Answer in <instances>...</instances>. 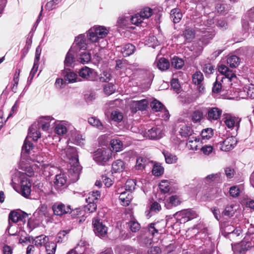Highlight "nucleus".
Returning a JSON list of instances; mask_svg holds the SVG:
<instances>
[{
    "label": "nucleus",
    "instance_id": "obj_47",
    "mask_svg": "<svg viewBox=\"0 0 254 254\" xmlns=\"http://www.w3.org/2000/svg\"><path fill=\"white\" fill-rule=\"evenodd\" d=\"M244 92L247 93L248 98L254 99V85H246L244 87Z\"/></svg>",
    "mask_w": 254,
    "mask_h": 254
},
{
    "label": "nucleus",
    "instance_id": "obj_32",
    "mask_svg": "<svg viewBox=\"0 0 254 254\" xmlns=\"http://www.w3.org/2000/svg\"><path fill=\"white\" fill-rule=\"evenodd\" d=\"M201 20L203 21V24H200V26L203 27L201 29L207 28L211 27L214 23L213 16L209 15L201 17Z\"/></svg>",
    "mask_w": 254,
    "mask_h": 254
},
{
    "label": "nucleus",
    "instance_id": "obj_48",
    "mask_svg": "<svg viewBox=\"0 0 254 254\" xmlns=\"http://www.w3.org/2000/svg\"><path fill=\"white\" fill-rule=\"evenodd\" d=\"M184 65V61L178 57H174L172 60V65L176 69H181Z\"/></svg>",
    "mask_w": 254,
    "mask_h": 254
},
{
    "label": "nucleus",
    "instance_id": "obj_44",
    "mask_svg": "<svg viewBox=\"0 0 254 254\" xmlns=\"http://www.w3.org/2000/svg\"><path fill=\"white\" fill-rule=\"evenodd\" d=\"M164 170L160 164L156 163L153 165L152 173L155 176H160L163 174Z\"/></svg>",
    "mask_w": 254,
    "mask_h": 254
},
{
    "label": "nucleus",
    "instance_id": "obj_55",
    "mask_svg": "<svg viewBox=\"0 0 254 254\" xmlns=\"http://www.w3.org/2000/svg\"><path fill=\"white\" fill-rule=\"evenodd\" d=\"M47 254H54L56 250V244L54 242L47 243L45 246Z\"/></svg>",
    "mask_w": 254,
    "mask_h": 254
},
{
    "label": "nucleus",
    "instance_id": "obj_12",
    "mask_svg": "<svg viewBox=\"0 0 254 254\" xmlns=\"http://www.w3.org/2000/svg\"><path fill=\"white\" fill-rule=\"evenodd\" d=\"M31 184L27 178H22L20 181L19 193L24 197L27 198L31 191Z\"/></svg>",
    "mask_w": 254,
    "mask_h": 254
},
{
    "label": "nucleus",
    "instance_id": "obj_2",
    "mask_svg": "<svg viewBox=\"0 0 254 254\" xmlns=\"http://www.w3.org/2000/svg\"><path fill=\"white\" fill-rule=\"evenodd\" d=\"M218 71L222 75V76H217L216 81L213 84L212 91L218 93L220 92L224 82H231L237 79L236 74L233 72L226 65L221 64L218 65Z\"/></svg>",
    "mask_w": 254,
    "mask_h": 254
},
{
    "label": "nucleus",
    "instance_id": "obj_36",
    "mask_svg": "<svg viewBox=\"0 0 254 254\" xmlns=\"http://www.w3.org/2000/svg\"><path fill=\"white\" fill-rule=\"evenodd\" d=\"M110 145L116 152L122 150L123 147V143L119 139H112L110 141Z\"/></svg>",
    "mask_w": 254,
    "mask_h": 254
},
{
    "label": "nucleus",
    "instance_id": "obj_13",
    "mask_svg": "<svg viewBox=\"0 0 254 254\" xmlns=\"http://www.w3.org/2000/svg\"><path fill=\"white\" fill-rule=\"evenodd\" d=\"M197 216V214L196 212L190 209L179 211L174 214V216L177 218H179V217H181L180 219L188 218L187 221L194 219L196 218Z\"/></svg>",
    "mask_w": 254,
    "mask_h": 254
},
{
    "label": "nucleus",
    "instance_id": "obj_51",
    "mask_svg": "<svg viewBox=\"0 0 254 254\" xmlns=\"http://www.w3.org/2000/svg\"><path fill=\"white\" fill-rule=\"evenodd\" d=\"M111 119L118 123L121 122L123 118L122 113L118 111H113L111 114Z\"/></svg>",
    "mask_w": 254,
    "mask_h": 254
},
{
    "label": "nucleus",
    "instance_id": "obj_23",
    "mask_svg": "<svg viewBox=\"0 0 254 254\" xmlns=\"http://www.w3.org/2000/svg\"><path fill=\"white\" fill-rule=\"evenodd\" d=\"M77 61V58L74 57L73 47H71L66 55L64 61V66L66 67H71Z\"/></svg>",
    "mask_w": 254,
    "mask_h": 254
},
{
    "label": "nucleus",
    "instance_id": "obj_42",
    "mask_svg": "<svg viewBox=\"0 0 254 254\" xmlns=\"http://www.w3.org/2000/svg\"><path fill=\"white\" fill-rule=\"evenodd\" d=\"M88 123L92 126L95 127L99 130L104 129V126L101 121L97 118L93 117L88 119Z\"/></svg>",
    "mask_w": 254,
    "mask_h": 254
},
{
    "label": "nucleus",
    "instance_id": "obj_1",
    "mask_svg": "<svg viewBox=\"0 0 254 254\" xmlns=\"http://www.w3.org/2000/svg\"><path fill=\"white\" fill-rule=\"evenodd\" d=\"M59 149L60 150V154L62 159L70 165L69 173L74 178V180H77L82 168L79 165L76 149L74 147H67L64 149Z\"/></svg>",
    "mask_w": 254,
    "mask_h": 254
},
{
    "label": "nucleus",
    "instance_id": "obj_35",
    "mask_svg": "<svg viewBox=\"0 0 254 254\" xmlns=\"http://www.w3.org/2000/svg\"><path fill=\"white\" fill-rule=\"evenodd\" d=\"M48 241V238L45 235H40L36 237L33 241V243L37 247H41L43 245H46Z\"/></svg>",
    "mask_w": 254,
    "mask_h": 254
},
{
    "label": "nucleus",
    "instance_id": "obj_59",
    "mask_svg": "<svg viewBox=\"0 0 254 254\" xmlns=\"http://www.w3.org/2000/svg\"><path fill=\"white\" fill-rule=\"evenodd\" d=\"M135 185V181L134 180H128L125 184V189L126 191L130 192L134 190Z\"/></svg>",
    "mask_w": 254,
    "mask_h": 254
},
{
    "label": "nucleus",
    "instance_id": "obj_11",
    "mask_svg": "<svg viewBox=\"0 0 254 254\" xmlns=\"http://www.w3.org/2000/svg\"><path fill=\"white\" fill-rule=\"evenodd\" d=\"M251 247L252 243L251 242L243 240L232 246V249L234 254H244Z\"/></svg>",
    "mask_w": 254,
    "mask_h": 254
},
{
    "label": "nucleus",
    "instance_id": "obj_53",
    "mask_svg": "<svg viewBox=\"0 0 254 254\" xmlns=\"http://www.w3.org/2000/svg\"><path fill=\"white\" fill-rule=\"evenodd\" d=\"M128 227L132 232H136L140 229V224L135 220H131L128 223Z\"/></svg>",
    "mask_w": 254,
    "mask_h": 254
},
{
    "label": "nucleus",
    "instance_id": "obj_26",
    "mask_svg": "<svg viewBox=\"0 0 254 254\" xmlns=\"http://www.w3.org/2000/svg\"><path fill=\"white\" fill-rule=\"evenodd\" d=\"M240 62V58L234 55H229L227 58V64L232 68H237L239 65Z\"/></svg>",
    "mask_w": 254,
    "mask_h": 254
},
{
    "label": "nucleus",
    "instance_id": "obj_45",
    "mask_svg": "<svg viewBox=\"0 0 254 254\" xmlns=\"http://www.w3.org/2000/svg\"><path fill=\"white\" fill-rule=\"evenodd\" d=\"M64 79L69 83L79 81L80 79L77 77V75L73 72H68L64 76Z\"/></svg>",
    "mask_w": 254,
    "mask_h": 254
},
{
    "label": "nucleus",
    "instance_id": "obj_43",
    "mask_svg": "<svg viewBox=\"0 0 254 254\" xmlns=\"http://www.w3.org/2000/svg\"><path fill=\"white\" fill-rule=\"evenodd\" d=\"M198 142L199 140L197 139L196 137H190L188 139L187 145L188 147L190 150H197V143Z\"/></svg>",
    "mask_w": 254,
    "mask_h": 254
},
{
    "label": "nucleus",
    "instance_id": "obj_9",
    "mask_svg": "<svg viewBox=\"0 0 254 254\" xmlns=\"http://www.w3.org/2000/svg\"><path fill=\"white\" fill-rule=\"evenodd\" d=\"M176 131L182 137H187L193 132L191 127L185 122H179L176 124Z\"/></svg>",
    "mask_w": 254,
    "mask_h": 254
},
{
    "label": "nucleus",
    "instance_id": "obj_10",
    "mask_svg": "<svg viewBox=\"0 0 254 254\" xmlns=\"http://www.w3.org/2000/svg\"><path fill=\"white\" fill-rule=\"evenodd\" d=\"M148 105V101L144 99L139 101H131L129 106L132 112L136 113L137 111L145 110Z\"/></svg>",
    "mask_w": 254,
    "mask_h": 254
},
{
    "label": "nucleus",
    "instance_id": "obj_7",
    "mask_svg": "<svg viewBox=\"0 0 254 254\" xmlns=\"http://www.w3.org/2000/svg\"><path fill=\"white\" fill-rule=\"evenodd\" d=\"M95 234L100 238H105L107 234V227L98 219L94 218L92 222Z\"/></svg>",
    "mask_w": 254,
    "mask_h": 254
},
{
    "label": "nucleus",
    "instance_id": "obj_57",
    "mask_svg": "<svg viewBox=\"0 0 254 254\" xmlns=\"http://www.w3.org/2000/svg\"><path fill=\"white\" fill-rule=\"evenodd\" d=\"M139 14L144 19H147L152 15V10L149 7H145L141 10Z\"/></svg>",
    "mask_w": 254,
    "mask_h": 254
},
{
    "label": "nucleus",
    "instance_id": "obj_63",
    "mask_svg": "<svg viewBox=\"0 0 254 254\" xmlns=\"http://www.w3.org/2000/svg\"><path fill=\"white\" fill-rule=\"evenodd\" d=\"M201 151L205 155H209L213 152L214 148L210 145H205L200 149Z\"/></svg>",
    "mask_w": 254,
    "mask_h": 254
},
{
    "label": "nucleus",
    "instance_id": "obj_17",
    "mask_svg": "<svg viewBox=\"0 0 254 254\" xmlns=\"http://www.w3.org/2000/svg\"><path fill=\"white\" fill-rule=\"evenodd\" d=\"M70 124L66 121H58L56 123L55 132L58 135L65 134L69 128Z\"/></svg>",
    "mask_w": 254,
    "mask_h": 254
},
{
    "label": "nucleus",
    "instance_id": "obj_6",
    "mask_svg": "<svg viewBox=\"0 0 254 254\" xmlns=\"http://www.w3.org/2000/svg\"><path fill=\"white\" fill-rule=\"evenodd\" d=\"M52 210L55 215L60 216L67 213H70L71 212V208L70 205H66L60 202L55 203L52 206Z\"/></svg>",
    "mask_w": 254,
    "mask_h": 254
},
{
    "label": "nucleus",
    "instance_id": "obj_61",
    "mask_svg": "<svg viewBox=\"0 0 254 254\" xmlns=\"http://www.w3.org/2000/svg\"><path fill=\"white\" fill-rule=\"evenodd\" d=\"M215 67L211 64H206L203 65L202 70L206 75H209L214 72Z\"/></svg>",
    "mask_w": 254,
    "mask_h": 254
},
{
    "label": "nucleus",
    "instance_id": "obj_58",
    "mask_svg": "<svg viewBox=\"0 0 254 254\" xmlns=\"http://www.w3.org/2000/svg\"><path fill=\"white\" fill-rule=\"evenodd\" d=\"M146 44L148 45L149 47L154 48L159 45V42L155 36H149L147 40H146Z\"/></svg>",
    "mask_w": 254,
    "mask_h": 254
},
{
    "label": "nucleus",
    "instance_id": "obj_40",
    "mask_svg": "<svg viewBox=\"0 0 254 254\" xmlns=\"http://www.w3.org/2000/svg\"><path fill=\"white\" fill-rule=\"evenodd\" d=\"M159 223H151L148 226V231L152 236H155L156 234H158L160 232L162 233V230L159 228Z\"/></svg>",
    "mask_w": 254,
    "mask_h": 254
},
{
    "label": "nucleus",
    "instance_id": "obj_30",
    "mask_svg": "<svg viewBox=\"0 0 254 254\" xmlns=\"http://www.w3.org/2000/svg\"><path fill=\"white\" fill-rule=\"evenodd\" d=\"M181 201L180 197L177 195L170 196L167 202L165 203V206L167 209H170L172 206H177L180 204Z\"/></svg>",
    "mask_w": 254,
    "mask_h": 254
},
{
    "label": "nucleus",
    "instance_id": "obj_56",
    "mask_svg": "<svg viewBox=\"0 0 254 254\" xmlns=\"http://www.w3.org/2000/svg\"><path fill=\"white\" fill-rule=\"evenodd\" d=\"M116 90L114 85L111 83L106 84L104 87L105 93L107 95H110L114 93Z\"/></svg>",
    "mask_w": 254,
    "mask_h": 254
},
{
    "label": "nucleus",
    "instance_id": "obj_8",
    "mask_svg": "<svg viewBox=\"0 0 254 254\" xmlns=\"http://www.w3.org/2000/svg\"><path fill=\"white\" fill-rule=\"evenodd\" d=\"M222 114V110L218 107H209L206 113V119L211 122L218 121Z\"/></svg>",
    "mask_w": 254,
    "mask_h": 254
},
{
    "label": "nucleus",
    "instance_id": "obj_54",
    "mask_svg": "<svg viewBox=\"0 0 254 254\" xmlns=\"http://www.w3.org/2000/svg\"><path fill=\"white\" fill-rule=\"evenodd\" d=\"M203 79V75L200 71H196L192 75V81L195 84L199 85Z\"/></svg>",
    "mask_w": 254,
    "mask_h": 254
},
{
    "label": "nucleus",
    "instance_id": "obj_50",
    "mask_svg": "<svg viewBox=\"0 0 254 254\" xmlns=\"http://www.w3.org/2000/svg\"><path fill=\"white\" fill-rule=\"evenodd\" d=\"M183 35L186 41L188 42L191 41L195 36L194 31L191 29H186L184 31Z\"/></svg>",
    "mask_w": 254,
    "mask_h": 254
},
{
    "label": "nucleus",
    "instance_id": "obj_15",
    "mask_svg": "<svg viewBox=\"0 0 254 254\" xmlns=\"http://www.w3.org/2000/svg\"><path fill=\"white\" fill-rule=\"evenodd\" d=\"M26 214H23L22 212H17L15 211H11L9 214L8 221L9 225L11 226V223H16L18 221H25Z\"/></svg>",
    "mask_w": 254,
    "mask_h": 254
},
{
    "label": "nucleus",
    "instance_id": "obj_37",
    "mask_svg": "<svg viewBox=\"0 0 254 254\" xmlns=\"http://www.w3.org/2000/svg\"><path fill=\"white\" fill-rule=\"evenodd\" d=\"M163 154L166 163L173 164L177 162L178 158L175 155L171 154L168 151H163Z\"/></svg>",
    "mask_w": 254,
    "mask_h": 254
},
{
    "label": "nucleus",
    "instance_id": "obj_38",
    "mask_svg": "<svg viewBox=\"0 0 254 254\" xmlns=\"http://www.w3.org/2000/svg\"><path fill=\"white\" fill-rule=\"evenodd\" d=\"M203 118V112L201 109L196 110L191 115V120L194 123H198Z\"/></svg>",
    "mask_w": 254,
    "mask_h": 254
},
{
    "label": "nucleus",
    "instance_id": "obj_49",
    "mask_svg": "<svg viewBox=\"0 0 254 254\" xmlns=\"http://www.w3.org/2000/svg\"><path fill=\"white\" fill-rule=\"evenodd\" d=\"M235 206V205L233 204L227 205L223 212V214L226 216H233L235 212V210L234 209Z\"/></svg>",
    "mask_w": 254,
    "mask_h": 254
},
{
    "label": "nucleus",
    "instance_id": "obj_14",
    "mask_svg": "<svg viewBox=\"0 0 254 254\" xmlns=\"http://www.w3.org/2000/svg\"><path fill=\"white\" fill-rule=\"evenodd\" d=\"M223 121L227 127L232 128L235 125L236 126L239 125L240 119L230 114L225 113L223 116Z\"/></svg>",
    "mask_w": 254,
    "mask_h": 254
},
{
    "label": "nucleus",
    "instance_id": "obj_31",
    "mask_svg": "<svg viewBox=\"0 0 254 254\" xmlns=\"http://www.w3.org/2000/svg\"><path fill=\"white\" fill-rule=\"evenodd\" d=\"M135 47L131 44H127L121 48V52L123 55L124 57L129 56L134 52Z\"/></svg>",
    "mask_w": 254,
    "mask_h": 254
},
{
    "label": "nucleus",
    "instance_id": "obj_20",
    "mask_svg": "<svg viewBox=\"0 0 254 254\" xmlns=\"http://www.w3.org/2000/svg\"><path fill=\"white\" fill-rule=\"evenodd\" d=\"M41 52V49L39 47H38L36 48L35 52L34 65L30 73L29 78H30V80H32L33 79L35 74L37 71L39 66V61L40 59Z\"/></svg>",
    "mask_w": 254,
    "mask_h": 254
},
{
    "label": "nucleus",
    "instance_id": "obj_39",
    "mask_svg": "<svg viewBox=\"0 0 254 254\" xmlns=\"http://www.w3.org/2000/svg\"><path fill=\"white\" fill-rule=\"evenodd\" d=\"M156 64L158 68L161 70H166L170 66L168 60L164 58L160 59L156 62Z\"/></svg>",
    "mask_w": 254,
    "mask_h": 254
},
{
    "label": "nucleus",
    "instance_id": "obj_52",
    "mask_svg": "<svg viewBox=\"0 0 254 254\" xmlns=\"http://www.w3.org/2000/svg\"><path fill=\"white\" fill-rule=\"evenodd\" d=\"M213 134V130L211 128H206L203 129L201 132L202 139H209Z\"/></svg>",
    "mask_w": 254,
    "mask_h": 254
},
{
    "label": "nucleus",
    "instance_id": "obj_4",
    "mask_svg": "<svg viewBox=\"0 0 254 254\" xmlns=\"http://www.w3.org/2000/svg\"><path fill=\"white\" fill-rule=\"evenodd\" d=\"M112 157L111 151L108 149L99 148L94 152L93 158L99 165H103Z\"/></svg>",
    "mask_w": 254,
    "mask_h": 254
},
{
    "label": "nucleus",
    "instance_id": "obj_5",
    "mask_svg": "<svg viewBox=\"0 0 254 254\" xmlns=\"http://www.w3.org/2000/svg\"><path fill=\"white\" fill-rule=\"evenodd\" d=\"M68 186L67 176L65 174L57 175L54 181V187L59 192H62Z\"/></svg>",
    "mask_w": 254,
    "mask_h": 254
},
{
    "label": "nucleus",
    "instance_id": "obj_28",
    "mask_svg": "<svg viewBox=\"0 0 254 254\" xmlns=\"http://www.w3.org/2000/svg\"><path fill=\"white\" fill-rule=\"evenodd\" d=\"M36 124H33L29 128L28 136L36 141L41 137L40 132L37 130Z\"/></svg>",
    "mask_w": 254,
    "mask_h": 254
},
{
    "label": "nucleus",
    "instance_id": "obj_21",
    "mask_svg": "<svg viewBox=\"0 0 254 254\" xmlns=\"http://www.w3.org/2000/svg\"><path fill=\"white\" fill-rule=\"evenodd\" d=\"M146 134L150 139H159L163 137V133L160 127H154L149 129Z\"/></svg>",
    "mask_w": 254,
    "mask_h": 254
},
{
    "label": "nucleus",
    "instance_id": "obj_18",
    "mask_svg": "<svg viewBox=\"0 0 254 254\" xmlns=\"http://www.w3.org/2000/svg\"><path fill=\"white\" fill-rule=\"evenodd\" d=\"M73 49L76 50H85L87 48L86 39L84 35L81 34L76 37L73 43Z\"/></svg>",
    "mask_w": 254,
    "mask_h": 254
},
{
    "label": "nucleus",
    "instance_id": "obj_33",
    "mask_svg": "<svg viewBox=\"0 0 254 254\" xmlns=\"http://www.w3.org/2000/svg\"><path fill=\"white\" fill-rule=\"evenodd\" d=\"M182 16L181 10L179 8H174L171 11L170 17L175 23L179 22Z\"/></svg>",
    "mask_w": 254,
    "mask_h": 254
},
{
    "label": "nucleus",
    "instance_id": "obj_34",
    "mask_svg": "<svg viewBox=\"0 0 254 254\" xmlns=\"http://www.w3.org/2000/svg\"><path fill=\"white\" fill-rule=\"evenodd\" d=\"M125 167L124 162L119 159L113 163L112 171L113 173H120L125 169Z\"/></svg>",
    "mask_w": 254,
    "mask_h": 254
},
{
    "label": "nucleus",
    "instance_id": "obj_64",
    "mask_svg": "<svg viewBox=\"0 0 254 254\" xmlns=\"http://www.w3.org/2000/svg\"><path fill=\"white\" fill-rule=\"evenodd\" d=\"M68 231L64 230L60 232L57 236L56 241L57 243H62L66 239V235L68 233Z\"/></svg>",
    "mask_w": 254,
    "mask_h": 254
},
{
    "label": "nucleus",
    "instance_id": "obj_3",
    "mask_svg": "<svg viewBox=\"0 0 254 254\" xmlns=\"http://www.w3.org/2000/svg\"><path fill=\"white\" fill-rule=\"evenodd\" d=\"M109 32V29L104 26H94L88 30L87 37L90 41L95 43L106 37Z\"/></svg>",
    "mask_w": 254,
    "mask_h": 254
},
{
    "label": "nucleus",
    "instance_id": "obj_60",
    "mask_svg": "<svg viewBox=\"0 0 254 254\" xmlns=\"http://www.w3.org/2000/svg\"><path fill=\"white\" fill-rule=\"evenodd\" d=\"M160 190L163 193H167L170 190L169 182L167 180H162L159 185Z\"/></svg>",
    "mask_w": 254,
    "mask_h": 254
},
{
    "label": "nucleus",
    "instance_id": "obj_16",
    "mask_svg": "<svg viewBox=\"0 0 254 254\" xmlns=\"http://www.w3.org/2000/svg\"><path fill=\"white\" fill-rule=\"evenodd\" d=\"M236 139L233 137H229L221 143V149L222 151H228L234 148L236 145Z\"/></svg>",
    "mask_w": 254,
    "mask_h": 254
},
{
    "label": "nucleus",
    "instance_id": "obj_41",
    "mask_svg": "<svg viewBox=\"0 0 254 254\" xmlns=\"http://www.w3.org/2000/svg\"><path fill=\"white\" fill-rule=\"evenodd\" d=\"M149 160L145 157H139L137 158L135 168L137 170L143 169Z\"/></svg>",
    "mask_w": 254,
    "mask_h": 254
},
{
    "label": "nucleus",
    "instance_id": "obj_19",
    "mask_svg": "<svg viewBox=\"0 0 254 254\" xmlns=\"http://www.w3.org/2000/svg\"><path fill=\"white\" fill-rule=\"evenodd\" d=\"M152 109L155 112H159L164 110V119H168L169 117V112L164 108V105L157 100H154L150 104Z\"/></svg>",
    "mask_w": 254,
    "mask_h": 254
},
{
    "label": "nucleus",
    "instance_id": "obj_46",
    "mask_svg": "<svg viewBox=\"0 0 254 254\" xmlns=\"http://www.w3.org/2000/svg\"><path fill=\"white\" fill-rule=\"evenodd\" d=\"M100 196V192L98 190L93 191L88 194V196L86 198V202H96Z\"/></svg>",
    "mask_w": 254,
    "mask_h": 254
},
{
    "label": "nucleus",
    "instance_id": "obj_24",
    "mask_svg": "<svg viewBox=\"0 0 254 254\" xmlns=\"http://www.w3.org/2000/svg\"><path fill=\"white\" fill-rule=\"evenodd\" d=\"M119 193L120 194L119 200L121 204L125 206H128L132 198L131 193L129 191H124L120 192Z\"/></svg>",
    "mask_w": 254,
    "mask_h": 254
},
{
    "label": "nucleus",
    "instance_id": "obj_27",
    "mask_svg": "<svg viewBox=\"0 0 254 254\" xmlns=\"http://www.w3.org/2000/svg\"><path fill=\"white\" fill-rule=\"evenodd\" d=\"M220 230L222 235L227 237L229 234H232L234 226L228 222H224L221 223Z\"/></svg>",
    "mask_w": 254,
    "mask_h": 254
},
{
    "label": "nucleus",
    "instance_id": "obj_62",
    "mask_svg": "<svg viewBox=\"0 0 254 254\" xmlns=\"http://www.w3.org/2000/svg\"><path fill=\"white\" fill-rule=\"evenodd\" d=\"M207 247L205 249L202 250L200 254H212L214 251V245L210 241L207 244Z\"/></svg>",
    "mask_w": 254,
    "mask_h": 254
},
{
    "label": "nucleus",
    "instance_id": "obj_22",
    "mask_svg": "<svg viewBox=\"0 0 254 254\" xmlns=\"http://www.w3.org/2000/svg\"><path fill=\"white\" fill-rule=\"evenodd\" d=\"M54 119L50 117H44L39 119L37 125L39 129L47 130L50 127V123Z\"/></svg>",
    "mask_w": 254,
    "mask_h": 254
},
{
    "label": "nucleus",
    "instance_id": "obj_25",
    "mask_svg": "<svg viewBox=\"0 0 254 254\" xmlns=\"http://www.w3.org/2000/svg\"><path fill=\"white\" fill-rule=\"evenodd\" d=\"M95 73V72L92 69L87 66L82 67L79 71V75L80 77L88 80H92Z\"/></svg>",
    "mask_w": 254,
    "mask_h": 254
},
{
    "label": "nucleus",
    "instance_id": "obj_29",
    "mask_svg": "<svg viewBox=\"0 0 254 254\" xmlns=\"http://www.w3.org/2000/svg\"><path fill=\"white\" fill-rule=\"evenodd\" d=\"M91 59V54L87 52H81L77 55V61L82 64L88 63Z\"/></svg>",
    "mask_w": 254,
    "mask_h": 254
}]
</instances>
